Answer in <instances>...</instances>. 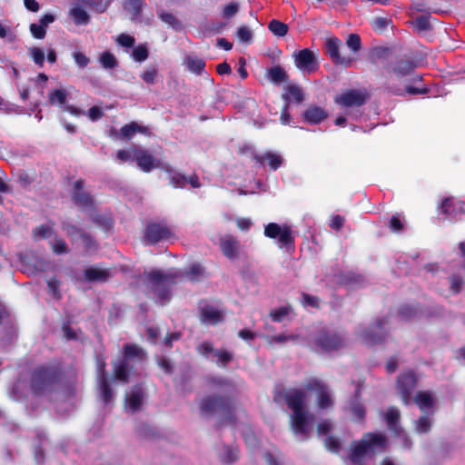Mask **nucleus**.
<instances>
[{
	"mask_svg": "<svg viewBox=\"0 0 465 465\" xmlns=\"http://www.w3.org/2000/svg\"><path fill=\"white\" fill-rule=\"evenodd\" d=\"M264 235L271 239H277V245L281 249L286 248L288 250L293 247L294 232L287 224L280 225L270 223L264 228Z\"/></svg>",
	"mask_w": 465,
	"mask_h": 465,
	"instance_id": "nucleus-8",
	"label": "nucleus"
},
{
	"mask_svg": "<svg viewBox=\"0 0 465 465\" xmlns=\"http://www.w3.org/2000/svg\"><path fill=\"white\" fill-rule=\"evenodd\" d=\"M171 235L172 231L168 226L162 223H152L146 228L145 241L149 244H154L168 239Z\"/></svg>",
	"mask_w": 465,
	"mask_h": 465,
	"instance_id": "nucleus-20",
	"label": "nucleus"
},
{
	"mask_svg": "<svg viewBox=\"0 0 465 465\" xmlns=\"http://www.w3.org/2000/svg\"><path fill=\"white\" fill-rule=\"evenodd\" d=\"M140 130L141 127L136 123H131L129 124L124 125L121 128L120 133L123 138L130 139Z\"/></svg>",
	"mask_w": 465,
	"mask_h": 465,
	"instance_id": "nucleus-47",
	"label": "nucleus"
},
{
	"mask_svg": "<svg viewBox=\"0 0 465 465\" xmlns=\"http://www.w3.org/2000/svg\"><path fill=\"white\" fill-rule=\"evenodd\" d=\"M400 411L395 407H390L386 412L385 420L390 427L395 433H400V427L398 425L400 420Z\"/></svg>",
	"mask_w": 465,
	"mask_h": 465,
	"instance_id": "nucleus-33",
	"label": "nucleus"
},
{
	"mask_svg": "<svg viewBox=\"0 0 465 465\" xmlns=\"http://www.w3.org/2000/svg\"><path fill=\"white\" fill-rule=\"evenodd\" d=\"M346 45L353 53H357L361 47L360 36L351 34L347 38Z\"/></svg>",
	"mask_w": 465,
	"mask_h": 465,
	"instance_id": "nucleus-51",
	"label": "nucleus"
},
{
	"mask_svg": "<svg viewBox=\"0 0 465 465\" xmlns=\"http://www.w3.org/2000/svg\"><path fill=\"white\" fill-rule=\"evenodd\" d=\"M99 62L104 69H114L118 66L115 56L110 52H103L99 56Z\"/></svg>",
	"mask_w": 465,
	"mask_h": 465,
	"instance_id": "nucleus-39",
	"label": "nucleus"
},
{
	"mask_svg": "<svg viewBox=\"0 0 465 465\" xmlns=\"http://www.w3.org/2000/svg\"><path fill=\"white\" fill-rule=\"evenodd\" d=\"M430 15H420L412 20L411 24L414 28L419 32L429 31L431 28Z\"/></svg>",
	"mask_w": 465,
	"mask_h": 465,
	"instance_id": "nucleus-40",
	"label": "nucleus"
},
{
	"mask_svg": "<svg viewBox=\"0 0 465 465\" xmlns=\"http://www.w3.org/2000/svg\"><path fill=\"white\" fill-rule=\"evenodd\" d=\"M325 446L326 448L330 450V451H332V452H338L339 450H340V442L337 439L333 438V437H331V436H327L325 438Z\"/></svg>",
	"mask_w": 465,
	"mask_h": 465,
	"instance_id": "nucleus-63",
	"label": "nucleus"
},
{
	"mask_svg": "<svg viewBox=\"0 0 465 465\" xmlns=\"http://www.w3.org/2000/svg\"><path fill=\"white\" fill-rule=\"evenodd\" d=\"M97 378L99 383L100 396L104 404L110 403L114 399V392L105 377V362L104 360L97 362Z\"/></svg>",
	"mask_w": 465,
	"mask_h": 465,
	"instance_id": "nucleus-18",
	"label": "nucleus"
},
{
	"mask_svg": "<svg viewBox=\"0 0 465 465\" xmlns=\"http://www.w3.org/2000/svg\"><path fill=\"white\" fill-rule=\"evenodd\" d=\"M71 16L74 23L77 25H85L88 22L89 16L84 9L76 6L71 10Z\"/></svg>",
	"mask_w": 465,
	"mask_h": 465,
	"instance_id": "nucleus-41",
	"label": "nucleus"
},
{
	"mask_svg": "<svg viewBox=\"0 0 465 465\" xmlns=\"http://www.w3.org/2000/svg\"><path fill=\"white\" fill-rule=\"evenodd\" d=\"M414 401L422 412L433 411L434 398L431 392L419 391L414 397Z\"/></svg>",
	"mask_w": 465,
	"mask_h": 465,
	"instance_id": "nucleus-30",
	"label": "nucleus"
},
{
	"mask_svg": "<svg viewBox=\"0 0 465 465\" xmlns=\"http://www.w3.org/2000/svg\"><path fill=\"white\" fill-rule=\"evenodd\" d=\"M416 382L417 379L411 371L403 373L398 378L397 387L401 392L402 401L406 405L411 401V394Z\"/></svg>",
	"mask_w": 465,
	"mask_h": 465,
	"instance_id": "nucleus-16",
	"label": "nucleus"
},
{
	"mask_svg": "<svg viewBox=\"0 0 465 465\" xmlns=\"http://www.w3.org/2000/svg\"><path fill=\"white\" fill-rule=\"evenodd\" d=\"M220 248L225 257L233 260L240 255L241 243L236 237L226 234L220 239Z\"/></svg>",
	"mask_w": 465,
	"mask_h": 465,
	"instance_id": "nucleus-21",
	"label": "nucleus"
},
{
	"mask_svg": "<svg viewBox=\"0 0 465 465\" xmlns=\"http://www.w3.org/2000/svg\"><path fill=\"white\" fill-rule=\"evenodd\" d=\"M134 158L140 169L146 173L160 166V162L143 150L134 149Z\"/></svg>",
	"mask_w": 465,
	"mask_h": 465,
	"instance_id": "nucleus-22",
	"label": "nucleus"
},
{
	"mask_svg": "<svg viewBox=\"0 0 465 465\" xmlns=\"http://www.w3.org/2000/svg\"><path fill=\"white\" fill-rule=\"evenodd\" d=\"M145 400L144 390L142 386L136 385L126 393L124 408L128 412H136L141 410Z\"/></svg>",
	"mask_w": 465,
	"mask_h": 465,
	"instance_id": "nucleus-17",
	"label": "nucleus"
},
{
	"mask_svg": "<svg viewBox=\"0 0 465 465\" xmlns=\"http://www.w3.org/2000/svg\"><path fill=\"white\" fill-rule=\"evenodd\" d=\"M50 243L52 250L55 254H64L69 252V248L62 238L55 236Z\"/></svg>",
	"mask_w": 465,
	"mask_h": 465,
	"instance_id": "nucleus-44",
	"label": "nucleus"
},
{
	"mask_svg": "<svg viewBox=\"0 0 465 465\" xmlns=\"http://www.w3.org/2000/svg\"><path fill=\"white\" fill-rule=\"evenodd\" d=\"M366 95L359 90H349L335 97V103L344 107H359L365 104Z\"/></svg>",
	"mask_w": 465,
	"mask_h": 465,
	"instance_id": "nucleus-19",
	"label": "nucleus"
},
{
	"mask_svg": "<svg viewBox=\"0 0 465 465\" xmlns=\"http://www.w3.org/2000/svg\"><path fill=\"white\" fill-rule=\"evenodd\" d=\"M432 414L433 411H430V413H425L415 421L414 428L417 433H427L431 430L433 424Z\"/></svg>",
	"mask_w": 465,
	"mask_h": 465,
	"instance_id": "nucleus-31",
	"label": "nucleus"
},
{
	"mask_svg": "<svg viewBox=\"0 0 465 465\" xmlns=\"http://www.w3.org/2000/svg\"><path fill=\"white\" fill-rule=\"evenodd\" d=\"M224 24L222 22H206L201 26L202 33L204 35H212L214 34H219L223 31L224 27Z\"/></svg>",
	"mask_w": 465,
	"mask_h": 465,
	"instance_id": "nucleus-38",
	"label": "nucleus"
},
{
	"mask_svg": "<svg viewBox=\"0 0 465 465\" xmlns=\"http://www.w3.org/2000/svg\"><path fill=\"white\" fill-rule=\"evenodd\" d=\"M253 158L259 163L261 165H264L265 163L270 166V168L273 171L277 170L282 164L283 159L282 157L275 153L267 152L263 154H254Z\"/></svg>",
	"mask_w": 465,
	"mask_h": 465,
	"instance_id": "nucleus-28",
	"label": "nucleus"
},
{
	"mask_svg": "<svg viewBox=\"0 0 465 465\" xmlns=\"http://www.w3.org/2000/svg\"><path fill=\"white\" fill-rule=\"evenodd\" d=\"M296 339H297V336H295L293 334L282 333V334L267 337V341L269 344L273 345V344H282L289 341H294Z\"/></svg>",
	"mask_w": 465,
	"mask_h": 465,
	"instance_id": "nucleus-46",
	"label": "nucleus"
},
{
	"mask_svg": "<svg viewBox=\"0 0 465 465\" xmlns=\"http://www.w3.org/2000/svg\"><path fill=\"white\" fill-rule=\"evenodd\" d=\"M302 302L304 306H310L312 308L319 307V299L316 296H312L306 293L302 294Z\"/></svg>",
	"mask_w": 465,
	"mask_h": 465,
	"instance_id": "nucleus-64",
	"label": "nucleus"
},
{
	"mask_svg": "<svg viewBox=\"0 0 465 465\" xmlns=\"http://www.w3.org/2000/svg\"><path fill=\"white\" fill-rule=\"evenodd\" d=\"M132 56L136 62H143L148 58V50L144 45H138L133 50Z\"/></svg>",
	"mask_w": 465,
	"mask_h": 465,
	"instance_id": "nucleus-49",
	"label": "nucleus"
},
{
	"mask_svg": "<svg viewBox=\"0 0 465 465\" xmlns=\"http://www.w3.org/2000/svg\"><path fill=\"white\" fill-rule=\"evenodd\" d=\"M69 93L64 88L54 89L49 94V102L53 105L64 106Z\"/></svg>",
	"mask_w": 465,
	"mask_h": 465,
	"instance_id": "nucleus-34",
	"label": "nucleus"
},
{
	"mask_svg": "<svg viewBox=\"0 0 465 465\" xmlns=\"http://www.w3.org/2000/svg\"><path fill=\"white\" fill-rule=\"evenodd\" d=\"M84 182L79 180L74 184L72 198L74 203L82 209H89L93 205L91 196L84 190Z\"/></svg>",
	"mask_w": 465,
	"mask_h": 465,
	"instance_id": "nucleus-23",
	"label": "nucleus"
},
{
	"mask_svg": "<svg viewBox=\"0 0 465 465\" xmlns=\"http://www.w3.org/2000/svg\"><path fill=\"white\" fill-rule=\"evenodd\" d=\"M30 54H31V57L34 60V62L36 64L43 66L44 62H45L44 51L41 48L34 47L31 49Z\"/></svg>",
	"mask_w": 465,
	"mask_h": 465,
	"instance_id": "nucleus-55",
	"label": "nucleus"
},
{
	"mask_svg": "<svg viewBox=\"0 0 465 465\" xmlns=\"http://www.w3.org/2000/svg\"><path fill=\"white\" fill-rule=\"evenodd\" d=\"M305 387L303 389L291 388L283 392V398L292 410L291 425L295 435H301L302 439L307 438L314 417L306 409L307 394Z\"/></svg>",
	"mask_w": 465,
	"mask_h": 465,
	"instance_id": "nucleus-2",
	"label": "nucleus"
},
{
	"mask_svg": "<svg viewBox=\"0 0 465 465\" xmlns=\"http://www.w3.org/2000/svg\"><path fill=\"white\" fill-rule=\"evenodd\" d=\"M292 97L297 103H301L303 100L302 90L297 85H290L288 87V94L282 95V98L287 102Z\"/></svg>",
	"mask_w": 465,
	"mask_h": 465,
	"instance_id": "nucleus-43",
	"label": "nucleus"
},
{
	"mask_svg": "<svg viewBox=\"0 0 465 465\" xmlns=\"http://www.w3.org/2000/svg\"><path fill=\"white\" fill-rule=\"evenodd\" d=\"M289 312L290 309L288 307H281L277 310L272 311L270 315L272 321L281 322L287 317Z\"/></svg>",
	"mask_w": 465,
	"mask_h": 465,
	"instance_id": "nucleus-53",
	"label": "nucleus"
},
{
	"mask_svg": "<svg viewBox=\"0 0 465 465\" xmlns=\"http://www.w3.org/2000/svg\"><path fill=\"white\" fill-rule=\"evenodd\" d=\"M112 277V272L108 269H103L97 266L87 268L84 271V278L88 282H104Z\"/></svg>",
	"mask_w": 465,
	"mask_h": 465,
	"instance_id": "nucleus-27",
	"label": "nucleus"
},
{
	"mask_svg": "<svg viewBox=\"0 0 465 465\" xmlns=\"http://www.w3.org/2000/svg\"><path fill=\"white\" fill-rule=\"evenodd\" d=\"M182 277V273L175 271L163 272L153 270L145 272L141 276V279L155 302L163 306L171 301L172 287L176 284Z\"/></svg>",
	"mask_w": 465,
	"mask_h": 465,
	"instance_id": "nucleus-3",
	"label": "nucleus"
},
{
	"mask_svg": "<svg viewBox=\"0 0 465 465\" xmlns=\"http://www.w3.org/2000/svg\"><path fill=\"white\" fill-rule=\"evenodd\" d=\"M236 36L242 43L250 44L252 39V32L249 27L242 25L237 29Z\"/></svg>",
	"mask_w": 465,
	"mask_h": 465,
	"instance_id": "nucleus-48",
	"label": "nucleus"
},
{
	"mask_svg": "<svg viewBox=\"0 0 465 465\" xmlns=\"http://www.w3.org/2000/svg\"><path fill=\"white\" fill-rule=\"evenodd\" d=\"M268 78L274 84H281L287 80V74L281 66L275 65L268 70Z\"/></svg>",
	"mask_w": 465,
	"mask_h": 465,
	"instance_id": "nucleus-37",
	"label": "nucleus"
},
{
	"mask_svg": "<svg viewBox=\"0 0 465 465\" xmlns=\"http://www.w3.org/2000/svg\"><path fill=\"white\" fill-rule=\"evenodd\" d=\"M415 67L414 62L407 59H399L388 64L386 73L390 78L387 89L397 95L426 94V88L420 89L411 85L422 79L420 74H413Z\"/></svg>",
	"mask_w": 465,
	"mask_h": 465,
	"instance_id": "nucleus-1",
	"label": "nucleus"
},
{
	"mask_svg": "<svg viewBox=\"0 0 465 465\" xmlns=\"http://www.w3.org/2000/svg\"><path fill=\"white\" fill-rule=\"evenodd\" d=\"M387 323L386 319H381L377 321L368 329L363 330L360 336L362 341L367 344H377L385 340L386 330L385 325Z\"/></svg>",
	"mask_w": 465,
	"mask_h": 465,
	"instance_id": "nucleus-13",
	"label": "nucleus"
},
{
	"mask_svg": "<svg viewBox=\"0 0 465 465\" xmlns=\"http://www.w3.org/2000/svg\"><path fill=\"white\" fill-rule=\"evenodd\" d=\"M351 410L355 417L359 420L362 419L365 415V410L361 403L358 401H353L351 404Z\"/></svg>",
	"mask_w": 465,
	"mask_h": 465,
	"instance_id": "nucleus-62",
	"label": "nucleus"
},
{
	"mask_svg": "<svg viewBox=\"0 0 465 465\" xmlns=\"http://www.w3.org/2000/svg\"><path fill=\"white\" fill-rule=\"evenodd\" d=\"M113 0H87V3L93 9L98 13H103L110 5Z\"/></svg>",
	"mask_w": 465,
	"mask_h": 465,
	"instance_id": "nucleus-50",
	"label": "nucleus"
},
{
	"mask_svg": "<svg viewBox=\"0 0 465 465\" xmlns=\"http://www.w3.org/2000/svg\"><path fill=\"white\" fill-rule=\"evenodd\" d=\"M450 290L454 293H459L463 283V280L460 275L453 274L450 277Z\"/></svg>",
	"mask_w": 465,
	"mask_h": 465,
	"instance_id": "nucleus-57",
	"label": "nucleus"
},
{
	"mask_svg": "<svg viewBox=\"0 0 465 465\" xmlns=\"http://www.w3.org/2000/svg\"><path fill=\"white\" fill-rule=\"evenodd\" d=\"M440 213L451 222L457 221L465 213V203L454 197H447L443 199L440 206Z\"/></svg>",
	"mask_w": 465,
	"mask_h": 465,
	"instance_id": "nucleus-14",
	"label": "nucleus"
},
{
	"mask_svg": "<svg viewBox=\"0 0 465 465\" xmlns=\"http://www.w3.org/2000/svg\"><path fill=\"white\" fill-rule=\"evenodd\" d=\"M171 184L176 188H183L187 184V177L183 174L175 173L171 176Z\"/></svg>",
	"mask_w": 465,
	"mask_h": 465,
	"instance_id": "nucleus-56",
	"label": "nucleus"
},
{
	"mask_svg": "<svg viewBox=\"0 0 465 465\" xmlns=\"http://www.w3.org/2000/svg\"><path fill=\"white\" fill-rule=\"evenodd\" d=\"M303 387L307 391H313L317 395V404L320 409H328L333 404L332 392L330 387L319 379L308 380Z\"/></svg>",
	"mask_w": 465,
	"mask_h": 465,
	"instance_id": "nucleus-11",
	"label": "nucleus"
},
{
	"mask_svg": "<svg viewBox=\"0 0 465 465\" xmlns=\"http://www.w3.org/2000/svg\"><path fill=\"white\" fill-rule=\"evenodd\" d=\"M201 412L203 415H210L215 412H221L228 421L232 420V402L228 398L223 397H206L200 403Z\"/></svg>",
	"mask_w": 465,
	"mask_h": 465,
	"instance_id": "nucleus-7",
	"label": "nucleus"
},
{
	"mask_svg": "<svg viewBox=\"0 0 465 465\" xmlns=\"http://www.w3.org/2000/svg\"><path fill=\"white\" fill-rule=\"evenodd\" d=\"M156 75L157 70L155 68H148L142 74L141 77L146 84H152L154 83Z\"/></svg>",
	"mask_w": 465,
	"mask_h": 465,
	"instance_id": "nucleus-60",
	"label": "nucleus"
},
{
	"mask_svg": "<svg viewBox=\"0 0 465 465\" xmlns=\"http://www.w3.org/2000/svg\"><path fill=\"white\" fill-rule=\"evenodd\" d=\"M269 30L277 36H284L288 33V25L278 20H272L269 24Z\"/></svg>",
	"mask_w": 465,
	"mask_h": 465,
	"instance_id": "nucleus-42",
	"label": "nucleus"
},
{
	"mask_svg": "<svg viewBox=\"0 0 465 465\" xmlns=\"http://www.w3.org/2000/svg\"><path fill=\"white\" fill-rule=\"evenodd\" d=\"M157 15L159 18L171 26L175 31H180L182 29L181 22L171 13L164 12L163 10H158Z\"/></svg>",
	"mask_w": 465,
	"mask_h": 465,
	"instance_id": "nucleus-36",
	"label": "nucleus"
},
{
	"mask_svg": "<svg viewBox=\"0 0 465 465\" xmlns=\"http://www.w3.org/2000/svg\"><path fill=\"white\" fill-rule=\"evenodd\" d=\"M200 318L202 322L209 325H215L224 319L220 310L209 304L201 306Z\"/></svg>",
	"mask_w": 465,
	"mask_h": 465,
	"instance_id": "nucleus-24",
	"label": "nucleus"
},
{
	"mask_svg": "<svg viewBox=\"0 0 465 465\" xmlns=\"http://www.w3.org/2000/svg\"><path fill=\"white\" fill-rule=\"evenodd\" d=\"M202 273L203 269L199 264H193L186 272L191 281H197Z\"/></svg>",
	"mask_w": 465,
	"mask_h": 465,
	"instance_id": "nucleus-59",
	"label": "nucleus"
},
{
	"mask_svg": "<svg viewBox=\"0 0 465 465\" xmlns=\"http://www.w3.org/2000/svg\"><path fill=\"white\" fill-rule=\"evenodd\" d=\"M134 37L126 34H121L116 38V43L124 47H132L134 45Z\"/></svg>",
	"mask_w": 465,
	"mask_h": 465,
	"instance_id": "nucleus-54",
	"label": "nucleus"
},
{
	"mask_svg": "<svg viewBox=\"0 0 465 465\" xmlns=\"http://www.w3.org/2000/svg\"><path fill=\"white\" fill-rule=\"evenodd\" d=\"M197 352L205 359L216 363L219 367H226L233 358L232 352L227 350L213 348L209 341H203L196 347Z\"/></svg>",
	"mask_w": 465,
	"mask_h": 465,
	"instance_id": "nucleus-10",
	"label": "nucleus"
},
{
	"mask_svg": "<svg viewBox=\"0 0 465 465\" xmlns=\"http://www.w3.org/2000/svg\"><path fill=\"white\" fill-rule=\"evenodd\" d=\"M73 57L75 64L81 68L86 67L90 62L89 58L81 52H74Z\"/></svg>",
	"mask_w": 465,
	"mask_h": 465,
	"instance_id": "nucleus-58",
	"label": "nucleus"
},
{
	"mask_svg": "<svg viewBox=\"0 0 465 465\" xmlns=\"http://www.w3.org/2000/svg\"><path fill=\"white\" fill-rule=\"evenodd\" d=\"M144 358L145 353L142 348L133 344L125 345L123 361L114 366L115 378L126 382L133 368L131 362H142Z\"/></svg>",
	"mask_w": 465,
	"mask_h": 465,
	"instance_id": "nucleus-6",
	"label": "nucleus"
},
{
	"mask_svg": "<svg viewBox=\"0 0 465 465\" xmlns=\"http://www.w3.org/2000/svg\"><path fill=\"white\" fill-rule=\"evenodd\" d=\"M54 15L52 14L45 15L40 20L39 24H31L30 32L36 39H43L46 34V27L49 24L54 21Z\"/></svg>",
	"mask_w": 465,
	"mask_h": 465,
	"instance_id": "nucleus-25",
	"label": "nucleus"
},
{
	"mask_svg": "<svg viewBox=\"0 0 465 465\" xmlns=\"http://www.w3.org/2000/svg\"><path fill=\"white\" fill-rule=\"evenodd\" d=\"M61 373L54 366L35 369L31 377L32 391L37 396H48L59 387Z\"/></svg>",
	"mask_w": 465,
	"mask_h": 465,
	"instance_id": "nucleus-4",
	"label": "nucleus"
},
{
	"mask_svg": "<svg viewBox=\"0 0 465 465\" xmlns=\"http://www.w3.org/2000/svg\"><path fill=\"white\" fill-rule=\"evenodd\" d=\"M62 229L66 232L68 236H70L72 239H74L76 236H81V232H84V231L77 228L75 225L63 222L62 223Z\"/></svg>",
	"mask_w": 465,
	"mask_h": 465,
	"instance_id": "nucleus-52",
	"label": "nucleus"
},
{
	"mask_svg": "<svg viewBox=\"0 0 465 465\" xmlns=\"http://www.w3.org/2000/svg\"><path fill=\"white\" fill-rule=\"evenodd\" d=\"M293 58L296 67L304 74L313 73L319 67L315 54L307 48L295 52Z\"/></svg>",
	"mask_w": 465,
	"mask_h": 465,
	"instance_id": "nucleus-12",
	"label": "nucleus"
},
{
	"mask_svg": "<svg viewBox=\"0 0 465 465\" xmlns=\"http://www.w3.org/2000/svg\"><path fill=\"white\" fill-rule=\"evenodd\" d=\"M314 343L322 351L331 352L341 349L346 341L342 334L335 331L323 330L316 335Z\"/></svg>",
	"mask_w": 465,
	"mask_h": 465,
	"instance_id": "nucleus-9",
	"label": "nucleus"
},
{
	"mask_svg": "<svg viewBox=\"0 0 465 465\" xmlns=\"http://www.w3.org/2000/svg\"><path fill=\"white\" fill-rule=\"evenodd\" d=\"M416 314V311L413 307L409 305H404L401 307L399 311V315L401 318L404 320L411 319Z\"/></svg>",
	"mask_w": 465,
	"mask_h": 465,
	"instance_id": "nucleus-61",
	"label": "nucleus"
},
{
	"mask_svg": "<svg viewBox=\"0 0 465 465\" xmlns=\"http://www.w3.org/2000/svg\"><path fill=\"white\" fill-rule=\"evenodd\" d=\"M219 457L223 462L231 464L238 459V450L235 447L224 445L223 446Z\"/></svg>",
	"mask_w": 465,
	"mask_h": 465,
	"instance_id": "nucleus-35",
	"label": "nucleus"
},
{
	"mask_svg": "<svg viewBox=\"0 0 465 465\" xmlns=\"http://www.w3.org/2000/svg\"><path fill=\"white\" fill-rule=\"evenodd\" d=\"M324 109L316 105L309 106L303 113L304 120L311 124H317L327 118Z\"/></svg>",
	"mask_w": 465,
	"mask_h": 465,
	"instance_id": "nucleus-29",
	"label": "nucleus"
},
{
	"mask_svg": "<svg viewBox=\"0 0 465 465\" xmlns=\"http://www.w3.org/2000/svg\"><path fill=\"white\" fill-rule=\"evenodd\" d=\"M184 64L191 73L195 74H201L205 67V63L203 59L192 55L185 57Z\"/></svg>",
	"mask_w": 465,
	"mask_h": 465,
	"instance_id": "nucleus-32",
	"label": "nucleus"
},
{
	"mask_svg": "<svg viewBox=\"0 0 465 465\" xmlns=\"http://www.w3.org/2000/svg\"><path fill=\"white\" fill-rule=\"evenodd\" d=\"M143 0H124V9L128 12L130 19L135 23H142V8Z\"/></svg>",
	"mask_w": 465,
	"mask_h": 465,
	"instance_id": "nucleus-26",
	"label": "nucleus"
},
{
	"mask_svg": "<svg viewBox=\"0 0 465 465\" xmlns=\"http://www.w3.org/2000/svg\"><path fill=\"white\" fill-rule=\"evenodd\" d=\"M386 445V437L382 434H366L359 442H355L350 455L351 461L361 465L367 457L381 451Z\"/></svg>",
	"mask_w": 465,
	"mask_h": 465,
	"instance_id": "nucleus-5",
	"label": "nucleus"
},
{
	"mask_svg": "<svg viewBox=\"0 0 465 465\" xmlns=\"http://www.w3.org/2000/svg\"><path fill=\"white\" fill-rule=\"evenodd\" d=\"M342 45L341 41L336 37L328 38L325 42L326 53L336 64L344 65L345 67L351 66L353 58L350 56L341 55L340 48Z\"/></svg>",
	"mask_w": 465,
	"mask_h": 465,
	"instance_id": "nucleus-15",
	"label": "nucleus"
},
{
	"mask_svg": "<svg viewBox=\"0 0 465 465\" xmlns=\"http://www.w3.org/2000/svg\"><path fill=\"white\" fill-rule=\"evenodd\" d=\"M34 237L36 240L46 239L54 234L53 227L49 225H40L36 227L34 232Z\"/></svg>",
	"mask_w": 465,
	"mask_h": 465,
	"instance_id": "nucleus-45",
	"label": "nucleus"
}]
</instances>
